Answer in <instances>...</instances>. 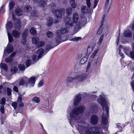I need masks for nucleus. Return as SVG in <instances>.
Returning a JSON list of instances; mask_svg holds the SVG:
<instances>
[{
	"mask_svg": "<svg viewBox=\"0 0 134 134\" xmlns=\"http://www.w3.org/2000/svg\"><path fill=\"white\" fill-rule=\"evenodd\" d=\"M28 80V79L26 77H23L19 82V85H25L26 87H27L28 86V84L27 82Z\"/></svg>",
	"mask_w": 134,
	"mask_h": 134,
	"instance_id": "nucleus-16",
	"label": "nucleus"
},
{
	"mask_svg": "<svg viewBox=\"0 0 134 134\" xmlns=\"http://www.w3.org/2000/svg\"><path fill=\"white\" fill-rule=\"evenodd\" d=\"M50 8L53 10L52 12L54 14H55V16L58 19L61 18L65 13V10L64 8H61L58 10L54 9L55 8V6L54 3L51 4L50 5Z\"/></svg>",
	"mask_w": 134,
	"mask_h": 134,
	"instance_id": "nucleus-6",
	"label": "nucleus"
},
{
	"mask_svg": "<svg viewBox=\"0 0 134 134\" xmlns=\"http://www.w3.org/2000/svg\"><path fill=\"white\" fill-rule=\"evenodd\" d=\"M87 59L85 57H83L80 60V62L82 64H84L86 61Z\"/></svg>",
	"mask_w": 134,
	"mask_h": 134,
	"instance_id": "nucleus-49",
	"label": "nucleus"
},
{
	"mask_svg": "<svg viewBox=\"0 0 134 134\" xmlns=\"http://www.w3.org/2000/svg\"><path fill=\"white\" fill-rule=\"evenodd\" d=\"M98 109V105L95 103L91 104L90 106L89 110L92 113H95Z\"/></svg>",
	"mask_w": 134,
	"mask_h": 134,
	"instance_id": "nucleus-15",
	"label": "nucleus"
},
{
	"mask_svg": "<svg viewBox=\"0 0 134 134\" xmlns=\"http://www.w3.org/2000/svg\"><path fill=\"white\" fill-rule=\"evenodd\" d=\"M87 94L86 93H79L75 95L73 99V105L74 106H77L81 102L82 99V96H85Z\"/></svg>",
	"mask_w": 134,
	"mask_h": 134,
	"instance_id": "nucleus-8",
	"label": "nucleus"
},
{
	"mask_svg": "<svg viewBox=\"0 0 134 134\" xmlns=\"http://www.w3.org/2000/svg\"><path fill=\"white\" fill-rule=\"evenodd\" d=\"M15 3L13 2H11L9 3V8L10 10L13 9L14 5Z\"/></svg>",
	"mask_w": 134,
	"mask_h": 134,
	"instance_id": "nucleus-45",
	"label": "nucleus"
},
{
	"mask_svg": "<svg viewBox=\"0 0 134 134\" xmlns=\"http://www.w3.org/2000/svg\"><path fill=\"white\" fill-rule=\"evenodd\" d=\"M105 16L104 15L101 21V25L100 26L99 29H98L97 33L98 34H100L102 32V26L103 25L104 23V22L105 21Z\"/></svg>",
	"mask_w": 134,
	"mask_h": 134,
	"instance_id": "nucleus-21",
	"label": "nucleus"
},
{
	"mask_svg": "<svg viewBox=\"0 0 134 134\" xmlns=\"http://www.w3.org/2000/svg\"><path fill=\"white\" fill-rule=\"evenodd\" d=\"M17 68L14 66H12L11 68V71L13 74L15 73L17 71Z\"/></svg>",
	"mask_w": 134,
	"mask_h": 134,
	"instance_id": "nucleus-39",
	"label": "nucleus"
},
{
	"mask_svg": "<svg viewBox=\"0 0 134 134\" xmlns=\"http://www.w3.org/2000/svg\"><path fill=\"white\" fill-rule=\"evenodd\" d=\"M12 105L14 107L15 109L17 108V103L16 102H14L12 103Z\"/></svg>",
	"mask_w": 134,
	"mask_h": 134,
	"instance_id": "nucleus-57",
	"label": "nucleus"
},
{
	"mask_svg": "<svg viewBox=\"0 0 134 134\" xmlns=\"http://www.w3.org/2000/svg\"><path fill=\"white\" fill-rule=\"evenodd\" d=\"M39 38L37 37H33L32 38V41L33 43L36 44V45L37 44L38 42L39 41Z\"/></svg>",
	"mask_w": 134,
	"mask_h": 134,
	"instance_id": "nucleus-28",
	"label": "nucleus"
},
{
	"mask_svg": "<svg viewBox=\"0 0 134 134\" xmlns=\"http://www.w3.org/2000/svg\"><path fill=\"white\" fill-rule=\"evenodd\" d=\"M124 35L125 37H131L132 36V33L129 30L125 31L124 32Z\"/></svg>",
	"mask_w": 134,
	"mask_h": 134,
	"instance_id": "nucleus-24",
	"label": "nucleus"
},
{
	"mask_svg": "<svg viewBox=\"0 0 134 134\" xmlns=\"http://www.w3.org/2000/svg\"><path fill=\"white\" fill-rule=\"evenodd\" d=\"M69 29L68 28H63L61 29L60 30H58L57 31H59L60 32L59 34L62 35V34H64L65 33H67L69 31Z\"/></svg>",
	"mask_w": 134,
	"mask_h": 134,
	"instance_id": "nucleus-23",
	"label": "nucleus"
},
{
	"mask_svg": "<svg viewBox=\"0 0 134 134\" xmlns=\"http://www.w3.org/2000/svg\"><path fill=\"white\" fill-rule=\"evenodd\" d=\"M131 85L132 87V90L134 92V81H132L131 83Z\"/></svg>",
	"mask_w": 134,
	"mask_h": 134,
	"instance_id": "nucleus-63",
	"label": "nucleus"
},
{
	"mask_svg": "<svg viewBox=\"0 0 134 134\" xmlns=\"http://www.w3.org/2000/svg\"><path fill=\"white\" fill-rule=\"evenodd\" d=\"M18 68L21 71H24L25 69V67L23 64H20L18 65Z\"/></svg>",
	"mask_w": 134,
	"mask_h": 134,
	"instance_id": "nucleus-41",
	"label": "nucleus"
},
{
	"mask_svg": "<svg viewBox=\"0 0 134 134\" xmlns=\"http://www.w3.org/2000/svg\"><path fill=\"white\" fill-rule=\"evenodd\" d=\"M82 39V38L81 37H75L74 38H73L71 41L78 42L79 41H80Z\"/></svg>",
	"mask_w": 134,
	"mask_h": 134,
	"instance_id": "nucleus-36",
	"label": "nucleus"
},
{
	"mask_svg": "<svg viewBox=\"0 0 134 134\" xmlns=\"http://www.w3.org/2000/svg\"><path fill=\"white\" fill-rule=\"evenodd\" d=\"M32 7L30 5H27L25 7L24 9V12H29L31 10Z\"/></svg>",
	"mask_w": 134,
	"mask_h": 134,
	"instance_id": "nucleus-31",
	"label": "nucleus"
},
{
	"mask_svg": "<svg viewBox=\"0 0 134 134\" xmlns=\"http://www.w3.org/2000/svg\"><path fill=\"white\" fill-rule=\"evenodd\" d=\"M85 123L83 125L82 124V126L79 125L77 127L80 134H82L85 130V134H105L100 130L99 127L94 126L87 128L85 126Z\"/></svg>",
	"mask_w": 134,
	"mask_h": 134,
	"instance_id": "nucleus-3",
	"label": "nucleus"
},
{
	"mask_svg": "<svg viewBox=\"0 0 134 134\" xmlns=\"http://www.w3.org/2000/svg\"><path fill=\"white\" fill-rule=\"evenodd\" d=\"M99 0H95L94 4L93 7H91L92 9H90L89 8L88 9L87 7L85 5L82 6L81 8V12L83 14H86L88 12L89 13H92L93 12L92 9H94L97 5Z\"/></svg>",
	"mask_w": 134,
	"mask_h": 134,
	"instance_id": "nucleus-9",
	"label": "nucleus"
},
{
	"mask_svg": "<svg viewBox=\"0 0 134 134\" xmlns=\"http://www.w3.org/2000/svg\"><path fill=\"white\" fill-rule=\"evenodd\" d=\"M116 126L119 130H121L123 128V127H122V126L121 125L120 123H118L116 125Z\"/></svg>",
	"mask_w": 134,
	"mask_h": 134,
	"instance_id": "nucleus-58",
	"label": "nucleus"
},
{
	"mask_svg": "<svg viewBox=\"0 0 134 134\" xmlns=\"http://www.w3.org/2000/svg\"><path fill=\"white\" fill-rule=\"evenodd\" d=\"M85 108L83 105L71 109V107L68 108L67 110V119L71 125L73 127L74 124L81 122L80 114L83 113Z\"/></svg>",
	"mask_w": 134,
	"mask_h": 134,
	"instance_id": "nucleus-1",
	"label": "nucleus"
},
{
	"mask_svg": "<svg viewBox=\"0 0 134 134\" xmlns=\"http://www.w3.org/2000/svg\"><path fill=\"white\" fill-rule=\"evenodd\" d=\"M46 2L44 0H41L38 3V5L40 7H43L46 5Z\"/></svg>",
	"mask_w": 134,
	"mask_h": 134,
	"instance_id": "nucleus-29",
	"label": "nucleus"
},
{
	"mask_svg": "<svg viewBox=\"0 0 134 134\" xmlns=\"http://www.w3.org/2000/svg\"><path fill=\"white\" fill-rule=\"evenodd\" d=\"M13 90L14 91H15L16 92H18V88L16 86H14V87Z\"/></svg>",
	"mask_w": 134,
	"mask_h": 134,
	"instance_id": "nucleus-62",
	"label": "nucleus"
},
{
	"mask_svg": "<svg viewBox=\"0 0 134 134\" xmlns=\"http://www.w3.org/2000/svg\"><path fill=\"white\" fill-rule=\"evenodd\" d=\"M47 25L48 26H51L53 23L52 18L50 17H48L47 19Z\"/></svg>",
	"mask_w": 134,
	"mask_h": 134,
	"instance_id": "nucleus-26",
	"label": "nucleus"
},
{
	"mask_svg": "<svg viewBox=\"0 0 134 134\" xmlns=\"http://www.w3.org/2000/svg\"><path fill=\"white\" fill-rule=\"evenodd\" d=\"M46 35L48 38H51L53 37L54 34L52 32L48 31L47 32Z\"/></svg>",
	"mask_w": 134,
	"mask_h": 134,
	"instance_id": "nucleus-34",
	"label": "nucleus"
},
{
	"mask_svg": "<svg viewBox=\"0 0 134 134\" xmlns=\"http://www.w3.org/2000/svg\"><path fill=\"white\" fill-rule=\"evenodd\" d=\"M22 99V96L21 95H19L18 99V102L19 103V102H21Z\"/></svg>",
	"mask_w": 134,
	"mask_h": 134,
	"instance_id": "nucleus-60",
	"label": "nucleus"
},
{
	"mask_svg": "<svg viewBox=\"0 0 134 134\" xmlns=\"http://www.w3.org/2000/svg\"><path fill=\"white\" fill-rule=\"evenodd\" d=\"M30 32L31 34L33 35H35L37 34V32L33 28H31L30 30Z\"/></svg>",
	"mask_w": 134,
	"mask_h": 134,
	"instance_id": "nucleus-42",
	"label": "nucleus"
},
{
	"mask_svg": "<svg viewBox=\"0 0 134 134\" xmlns=\"http://www.w3.org/2000/svg\"><path fill=\"white\" fill-rule=\"evenodd\" d=\"M20 33L16 30H14L12 32V34L13 36L15 38L19 37Z\"/></svg>",
	"mask_w": 134,
	"mask_h": 134,
	"instance_id": "nucleus-22",
	"label": "nucleus"
},
{
	"mask_svg": "<svg viewBox=\"0 0 134 134\" xmlns=\"http://www.w3.org/2000/svg\"><path fill=\"white\" fill-rule=\"evenodd\" d=\"M92 47L89 46L87 48V51L89 53H90L92 52Z\"/></svg>",
	"mask_w": 134,
	"mask_h": 134,
	"instance_id": "nucleus-61",
	"label": "nucleus"
},
{
	"mask_svg": "<svg viewBox=\"0 0 134 134\" xmlns=\"http://www.w3.org/2000/svg\"><path fill=\"white\" fill-rule=\"evenodd\" d=\"M32 100L37 103H39L40 102V98L37 97H35L32 98Z\"/></svg>",
	"mask_w": 134,
	"mask_h": 134,
	"instance_id": "nucleus-37",
	"label": "nucleus"
},
{
	"mask_svg": "<svg viewBox=\"0 0 134 134\" xmlns=\"http://www.w3.org/2000/svg\"><path fill=\"white\" fill-rule=\"evenodd\" d=\"M98 121L97 116L95 115H93L91 116L90 118V122L91 124L95 125L97 124Z\"/></svg>",
	"mask_w": 134,
	"mask_h": 134,
	"instance_id": "nucleus-17",
	"label": "nucleus"
},
{
	"mask_svg": "<svg viewBox=\"0 0 134 134\" xmlns=\"http://www.w3.org/2000/svg\"><path fill=\"white\" fill-rule=\"evenodd\" d=\"M129 56H130L131 58L134 59V50H133L132 51L130 52Z\"/></svg>",
	"mask_w": 134,
	"mask_h": 134,
	"instance_id": "nucleus-48",
	"label": "nucleus"
},
{
	"mask_svg": "<svg viewBox=\"0 0 134 134\" xmlns=\"http://www.w3.org/2000/svg\"><path fill=\"white\" fill-rule=\"evenodd\" d=\"M97 101L102 107L103 113L102 115V124L105 125L108 122L109 112V107L108 105L109 103L106 95L102 93L98 98Z\"/></svg>",
	"mask_w": 134,
	"mask_h": 134,
	"instance_id": "nucleus-2",
	"label": "nucleus"
},
{
	"mask_svg": "<svg viewBox=\"0 0 134 134\" xmlns=\"http://www.w3.org/2000/svg\"><path fill=\"white\" fill-rule=\"evenodd\" d=\"M102 59H98L95 62L94 65L97 68L99 67L101 65Z\"/></svg>",
	"mask_w": 134,
	"mask_h": 134,
	"instance_id": "nucleus-25",
	"label": "nucleus"
},
{
	"mask_svg": "<svg viewBox=\"0 0 134 134\" xmlns=\"http://www.w3.org/2000/svg\"><path fill=\"white\" fill-rule=\"evenodd\" d=\"M28 30H26L23 32L22 36V38H26L28 35Z\"/></svg>",
	"mask_w": 134,
	"mask_h": 134,
	"instance_id": "nucleus-40",
	"label": "nucleus"
},
{
	"mask_svg": "<svg viewBox=\"0 0 134 134\" xmlns=\"http://www.w3.org/2000/svg\"><path fill=\"white\" fill-rule=\"evenodd\" d=\"M1 68L4 69L5 71H7L8 70V67L7 65L4 63H1L0 65Z\"/></svg>",
	"mask_w": 134,
	"mask_h": 134,
	"instance_id": "nucleus-35",
	"label": "nucleus"
},
{
	"mask_svg": "<svg viewBox=\"0 0 134 134\" xmlns=\"http://www.w3.org/2000/svg\"><path fill=\"white\" fill-rule=\"evenodd\" d=\"M15 13L16 15L20 16L23 13V12L20 9L17 8L15 9Z\"/></svg>",
	"mask_w": 134,
	"mask_h": 134,
	"instance_id": "nucleus-32",
	"label": "nucleus"
},
{
	"mask_svg": "<svg viewBox=\"0 0 134 134\" xmlns=\"http://www.w3.org/2000/svg\"><path fill=\"white\" fill-rule=\"evenodd\" d=\"M45 44V43L44 42L42 41H39L36 46L38 47H42Z\"/></svg>",
	"mask_w": 134,
	"mask_h": 134,
	"instance_id": "nucleus-38",
	"label": "nucleus"
},
{
	"mask_svg": "<svg viewBox=\"0 0 134 134\" xmlns=\"http://www.w3.org/2000/svg\"><path fill=\"white\" fill-rule=\"evenodd\" d=\"M65 81L66 83L68 85L70 83L75 82V77H72L71 76H68L67 77Z\"/></svg>",
	"mask_w": 134,
	"mask_h": 134,
	"instance_id": "nucleus-20",
	"label": "nucleus"
},
{
	"mask_svg": "<svg viewBox=\"0 0 134 134\" xmlns=\"http://www.w3.org/2000/svg\"><path fill=\"white\" fill-rule=\"evenodd\" d=\"M31 60L29 59L26 60V64L27 67H29L31 64Z\"/></svg>",
	"mask_w": 134,
	"mask_h": 134,
	"instance_id": "nucleus-44",
	"label": "nucleus"
},
{
	"mask_svg": "<svg viewBox=\"0 0 134 134\" xmlns=\"http://www.w3.org/2000/svg\"><path fill=\"white\" fill-rule=\"evenodd\" d=\"M47 47L46 48V51L42 48H38L37 51L35 54H34L32 57V59L34 62H36L46 53L51 49L52 48L51 46Z\"/></svg>",
	"mask_w": 134,
	"mask_h": 134,
	"instance_id": "nucleus-4",
	"label": "nucleus"
},
{
	"mask_svg": "<svg viewBox=\"0 0 134 134\" xmlns=\"http://www.w3.org/2000/svg\"><path fill=\"white\" fill-rule=\"evenodd\" d=\"M104 37V36L102 35V36L100 37L99 41H98V43H99V44H101L103 41V38Z\"/></svg>",
	"mask_w": 134,
	"mask_h": 134,
	"instance_id": "nucleus-59",
	"label": "nucleus"
},
{
	"mask_svg": "<svg viewBox=\"0 0 134 134\" xmlns=\"http://www.w3.org/2000/svg\"><path fill=\"white\" fill-rule=\"evenodd\" d=\"M98 52L97 50H96L92 53V55H91L90 58L91 59H93L97 53Z\"/></svg>",
	"mask_w": 134,
	"mask_h": 134,
	"instance_id": "nucleus-47",
	"label": "nucleus"
},
{
	"mask_svg": "<svg viewBox=\"0 0 134 134\" xmlns=\"http://www.w3.org/2000/svg\"><path fill=\"white\" fill-rule=\"evenodd\" d=\"M72 13V9L70 7L66 9V13L68 15H70Z\"/></svg>",
	"mask_w": 134,
	"mask_h": 134,
	"instance_id": "nucleus-33",
	"label": "nucleus"
},
{
	"mask_svg": "<svg viewBox=\"0 0 134 134\" xmlns=\"http://www.w3.org/2000/svg\"><path fill=\"white\" fill-rule=\"evenodd\" d=\"M5 102V99L4 98H3L0 101V103L2 105H4Z\"/></svg>",
	"mask_w": 134,
	"mask_h": 134,
	"instance_id": "nucleus-50",
	"label": "nucleus"
},
{
	"mask_svg": "<svg viewBox=\"0 0 134 134\" xmlns=\"http://www.w3.org/2000/svg\"><path fill=\"white\" fill-rule=\"evenodd\" d=\"M22 39L21 41L22 43L24 45L26 43V38H22Z\"/></svg>",
	"mask_w": 134,
	"mask_h": 134,
	"instance_id": "nucleus-56",
	"label": "nucleus"
},
{
	"mask_svg": "<svg viewBox=\"0 0 134 134\" xmlns=\"http://www.w3.org/2000/svg\"><path fill=\"white\" fill-rule=\"evenodd\" d=\"M12 18L14 21V25L15 29H20L21 26L20 20L19 19H16L15 18V15L13 14L12 15Z\"/></svg>",
	"mask_w": 134,
	"mask_h": 134,
	"instance_id": "nucleus-13",
	"label": "nucleus"
},
{
	"mask_svg": "<svg viewBox=\"0 0 134 134\" xmlns=\"http://www.w3.org/2000/svg\"><path fill=\"white\" fill-rule=\"evenodd\" d=\"M13 60V59L10 57H8L5 59V62L7 63H9L12 62Z\"/></svg>",
	"mask_w": 134,
	"mask_h": 134,
	"instance_id": "nucleus-43",
	"label": "nucleus"
},
{
	"mask_svg": "<svg viewBox=\"0 0 134 134\" xmlns=\"http://www.w3.org/2000/svg\"><path fill=\"white\" fill-rule=\"evenodd\" d=\"M122 49L125 54L129 56L130 53V52L131 50L130 47H128L127 48H125L124 47L122 48Z\"/></svg>",
	"mask_w": 134,
	"mask_h": 134,
	"instance_id": "nucleus-27",
	"label": "nucleus"
},
{
	"mask_svg": "<svg viewBox=\"0 0 134 134\" xmlns=\"http://www.w3.org/2000/svg\"><path fill=\"white\" fill-rule=\"evenodd\" d=\"M65 22L66 27L69 29L73 26L75 24L73 22L70 20L69 17H67L65 19Z\"/></svg>",
	"mask_w": 134,
	"mask_h": 134,
	"instance_id": "nucleus-12",
	"label": "nucleus"
},
{
	"mask_svg": "<svg viewBox=\"0 0 134 134\" xmlns=\"http://www.w3.org/2000/svg\"><path fill=\"white\" fill-rule=\"evenodd\" d=\"M122 46L121 45H120L119 46V55L122 57V58H123L124 57H123L124 56V54H123L122 53L120 49L121 48Z\"/></svg>",
	"mask_w": 134,
	"mask_h": 134,
	"instance_id": "nucleus-52",
	"label": "nucleus"
},
{
	"mask_svg": "<svg viewBox=\"0 0 134 134\" xmlns=\"http://www.w3.org/2000/svg\"><path fill=\"white\" fill-rule=\"evenodd\" d=\"M86 3L88 7L89 8H90L91 5L90 0H86Z\"/></svg>",
	"mask_w": 134,
	"mask_h": 134,
	"instance_id": "nucleus-54",
	"label": "nucleus"
},
{
	"mask_svg": "<svg viewBox=\"0 0 134 134\" xmlns=\"http://www.w3.org/2000/svg\"><path fill=\"white\" fill-rule=\"evenodd\" d=\"M15 54L16 53L15 52H13L10 55V57L11 58L13 59V58L14 57Z\"/></svg>",
	"mask_w": 134,
	"mask_h": 134,
	"instance_id": "nucleus-64",
	"label": "nucleus"
},
{
	"mask_svg": "<svg viewBox=\"0 0 134 134\" xmlns=\"http://www.w3.org/2000/svg\"><path fill=\"white\" fill-rule=\"evenodd\" d=\"M87 76V75L86 74H82L77 75L75 77V82H82L86 78Z\"/></svg>",
	"mask_w": 134,
	"mask_h": 134,
	"instance_id": "nucleus-11",
	"label": "nucleus"
},
{
	"mask_svg": "<svg viewBox=\"0 0 134 134\" xmlns=\"http://www.w3.org/2000/svg\"><path fill=\"white\" fill-rule=\"evenodd\" d=\"M4 108L3 106H1L0 107V111L1 113L2 114H4Z\"/></svg>",
	"mask_w": 134,
	"mask_h": 134,
	"instance_id": "nucleus-55",
	"label": "nucleus"
},
{
	"mask_svg": "<svg viewBox=\"0 0 134 134\" xmlns=\"http://www.w3.org/2000/svg\"><path fill=\"white\" fill-rule=\"evenodd\" d=\"M79 18V16L76 13L73 14L72 17V20L75 23H76L75 28H77L78 30L80 29L82 27L86 25L87 23V19L85 18H82L79 20L78 22V21Z\"/></svg>",
	"mask_w": 134,
	"mask_h": 134,
	"instance_id": "nucleus-5",
	"label": "nucleus"
},
{
	"mask_svg": "<svg viewBox=\"0 0 134 134\" xmlns=\"http://www.w3.org/2000/svg\"><path fill=\"white\" fill-rule=\"evenodd\" d=\"M44 81L43 80L40 81L38 84V87H41L43 85Z\"/></svg>",
	"mask_w": 134,
	"mask_h": 134,
	"instance_id": "nucleus-46",
	"label": "nucleus"
},
{
	"mask_svg": "<svg viewBox=\"0 0 134 134\" xmlns=\"http://www.w3.org/2000/svg\"><path fill=\"white\" fill-rule=\"evenodd\" d=\"M35 77H31L28 79V83L30 85L29 86L30 88L33 87L35 83Z\"/></svg>",
	"mask_w": 134,
	"mask_h": 134,
	"instance_id": "nucleus-19",
	"label": "nucleus"
},
{
	"mask_svg": "<svg viewBox=\"0 0 134 134\" xmlns=\"http://www.w3.org/2000/svg\"><path fill=\"white\" fill-rule=\"evenodd\" d=\"M9 42L5 49L4 51V55L5 54V51L6 52L8 53H9L12 52L13 50V47L11 45L9 44V43L11 42Z\"/></svg>",
	"mask_w": 134,
	"mask_h": 134,
	"instance_id": "nucleus-18",
	"label": "nucleus"
},
{
	"mask_svg": "<svg viewBox=\"0 0 134 134\" xmlns=\"http://www.w3.org/2000/svg\"><path fill=\"white\" fill-rule=\"evenodd\" d=\"M70 3L72 8H74L76 7L77 5L75 2V0H70Z\"/></svg>",
	"mask_w": 134,
	"mask_h": 134,
	"instance_id": "nucleus-30",
	"label": "nucleus"
},
{
	"mask_svg": "<svg viewBox=\"0 0 134 134\" xmlns=\"http://www.w3.org/2000/svg\"><path fill=\"white\" fill-rule=\"evenodd\" d=\"M60 31H57L56 32V35L57 36L55 39V41L58 44H59L61 42L64 41L62 38V35L59 34Z\"/></svg>",
	"mask_w": 134,
	"mask_h": 134,
	"instance_id": "nucleus-14",
	"label": "nucleus"
},
{
	"mask_svg": "<svg viewBox=\"0 0 134 134\" xmlns=\"http://www.w3.org/2000/svg\"><path fill=\"white\" fill-rule=\"evenodd\" d=\"M12 26L13 24L10 21L8 22L6 25V28L7 30V34L9 42H12L13 41V37L11 34L8 32V30L12 28Z\"/></svg>",
	"mask_w": 134,
	"mask_h": 134,
	"instance_id": "nucleus-10",
	"label": "nucleus"
},
{
	"mask_svg": "<svg viewBox=\"0 0 134 134\" xmlns=\"http://www.w3.org/2000/svg\"><path fill=\"white\" fill-rule=\"evenodd\" d=\"M37 12L35 11H33L31 13V16L33 17H36L37 16Z\"/></svg>",
	"mask_w": 134,
	"mask_h": 134,
	"instance_id": "nucleus-51",
	"label": "nucleus"
},
{
	"mask_svg": "<svg viewBox=\"0 0 134 134\" xmlns=\"http://www.w3.org/2000/svg\"><path fill=\"white\" fill-rule=\"evenodd\" d=\"M7 94L8 96H10L11 94V90L9 88H7Z\"/></svg>",
	"mask_w": 134,
	"mask_h": 134,
	"instance_id": "nucleus-53",
	"label": "nucleus"
},
{
	"mask_svg": "<svg viewBox=\"0 0 134 134\" xmlns=\"http://www.w3.org/2000/svg\"><path fill=\"white\" fill-rule=\"evenodd\" d=\"M87 94L86 93H79L75 95L73 99V105L74 106H77L81 102L82 99V96H85Z\"/></svg>",
	"mask_w": 134,
	"mask_h": 134,
	"instance_id": "nucleus-7",
	"label": "nucleus"
}]
</instances>
